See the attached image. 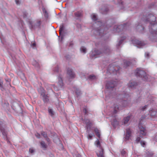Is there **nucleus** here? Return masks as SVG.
Here are the masks:
<instances>
[{
    "label": "nucleus",
    "mask_w": 157,
    "mask_h": 157,
    "mask_svg": "<svg viewBox=\"0 0 157 157\" xmlns=\"http://www.w3.org/2000/svg\"><path fill=\"white\" fill-rule=\"evenodd\" d=\"M146 18L145 21H148L150 24L149 29L151 34L149 38L153 40L157 35V22L156 21V17L152 14H148Z\"/></svg>",
    "instance_id": "1"
},
{
    "label": "nucleus",
    "mask_w": 157,
    "mask_h": 157,
    "mask_svg": "<svg viewBox=\"0 0 157 157\" xmlns=\"http://www.w3.org/2000/svg\"><path fill=\"white\" fill-rule=\"evenodd\" d=\"M96 27L94 30V32L96 35L102 36L104 33L103 30L101 29L103 28L101 22L98 21L94 24Z\"/></svg>",
    "instance_id": "2"
},
{
    "label": "nucleus",
    "mask_w": 157,
    "mask_h": 157,
    "mask_svg": "<svg viewBox=\"0 0 157 157\" xmlns=\"http://www.w3.org/2000/svg\"><path fill=\"white\" fill-rule=\"evenodd\" d=\"M136 75L137 77H139L145 81H150L148 78L150 76L147 75L146 72L141 69L137 68L135 71Z\"/></svg>",
    "instance_id": "3"
},
{
    "label": "nucleus",
    "mask_w": 157,
    "mask_h": 157,
    "mask_svg": "<svg viewBox=\"0 0 157 157\" xmlns=\"http://www.w3.org/2000/svg\"><path fill=\"white\" fill-rule=\"evenodd\" d=\"M38 91L40 94L44 102V103L48 102L49 101L48 97L47 95L45 94L44 90L43 88L41 87L40 89L38 90Z\"/></svg>",
    "instance_id": "4"
},
{
    "label": "nucleus",
    "mask_w": 157,
    "mask_h": 157,
    "mask_svg": "<svg viewBox=\"0 0 157 157\" xmlns=\"http://www.w3.org/2000/svg\"><path fill=\"white\" fill-rule=\"evenodd\" d=\"M97 147L100 149V151L98 152L97 153V155L98 157H104L103 149L101 147L99 141L97 140L95 143Z\"/></svg>",
    "instance_id": "5"
},
{
    "label": "nucleus",
    "mask_w": 157,
    "mask_h": 157,
    "mask_svg": "<svg viewBox=\"0 0 157 157\" xmlns=\"http://www.w3.org/2000/svg\"><path fill=\"white\" fill-rule=\"evenodd\" d=\"M129 26V24H126L124 25H121L118 26H115L114 27V28L116 29L115 31L119 33L123 29H126L127 26Z\"/></svg>",
    "instance_id": "6"
},
{
    "label": "nucleus",
    "mask_w": 157,
    "mask_h": 157,
    "mask_svg": "<svg viewBox=\"0 0 157 157\" xmlns=\"http://www.w3.org/2000/svg\"><path fill=\"white\" fill-rule=\"evenodd\" d=\"M139 127L140 129V136L142 137L143 136H145L146 134V130L140 124L139 125Z\"/></svg>",
    "instance_id": "7"
},
{
    "label": "nucleus",
    "mask_w": 157,
    "mask_h": 157,
    "mask_svg": "<svg viewBox=\"0 0 157 157\" xmlns=\"http://www.w3.org/2000/svg\"><path fill=\"white\" fill-rule=\"evenodd\" d=\"M134 44L138 45V47L141 48L146 44V43L143 41H140L137 40H135L133 41Z\"/></svg>",
    "instance_id": "8"
},
{
    "label": "nucleus",
    "mask_w": 157,
    "mask_h": 157,
    "mask_svg": "<svg viewBox=\"0 0 157 157\" xmlns=\"http://www.w3.org/2000/svg\"><path fill=\"white\" fill-rule=\"evenodd\" d=\"M116 82H109L106 84L107 88L109 89L114 88L116 86Z\"/></svg>",
    "instance_id": "9"
},
{
    "label": "nucleus",
    "mask_w": 157,
    "mask_h": 157,
    "mask_svg": "<svg viewBox=\"0 0 157 157\" xmlns=\"http://www.w3.org/2000/svg\"><path fill=\"white\" fill-rule=\"evenodd\" d=\"M103 54L102 50H99L98 49H95L92 51L91 54L92 56H94L96 55H100Z\"/></svg>",
    "instance_id": "10"
},
{
    "label": "nucleus",
    "mask_w": 157,
    "mask_h": 157,
    "mask_svg": "<svg viewBox=\"0 0 157 157\" xmlns=\"http://www.w3.org/2000/svg\"><path fill=\"white\" fill-rule=\"evenodd\" d=\"M131 135V131L130 129L129 128H127L126 130V134L125 137H124V140H128L129 139V138Z\"/></svg>",
    "instance_id": "11"
},
{
    "label": "nucleus",
    "mask_w": 157,
    "mask_h": 157,
    "mask_svg": "<svg viewBox=\"0 0 157 157\" xmlns=\"http://www.w3.org/2000/svg\"><path fill=\"white\" fill-rule=\"evenodd\" d=\"M109 70L110 73H113L114 74L117 73L119 70V68L118 67H117V69H116V68H114L113 66H111L109 68Z\"/></svg>",
    "instance_id": "12"
},
{
    "label": "nucleus",
    "mask_w": 157,
    "mask_h": 157,
    "mask_svg": "<svg viewBox=\"0 0 157 157\" xmlns=\"http://www.w3.org/2000/svg\"><path fill=\"white\" fill-rule=\"evenodd\" d=\"M102 52L103 54H109L111 52V50L109 47L106 46L102 49Z\"/></svg>",
    "instance_id": "13"
},
{
    "label": "nucleus",
    "mask_w": 157,
    "mask_h": 157,
    "mask_svg": "<svg viewBox=\"0 0 157 157\" xmlns=\"http://www.w3.org/2000/svg\"><path fill=\"white\" fill-rule=\"evenodd\" d=\"M137 85V83L134 81H130L128 84V86L131 88L135 87Z\"/></svg>",
    "instance_id": "14"
},
{
    "label": "nucleus",
    "mask_w": 157,
    "mask_h": 157,
    "mask_svg": "<svg viewBox=\"0 0 157 157\" xmlns=\"http://www.w3.org/2000/svg\"><path fill=\"white\" fill-rule=\"evenodd\" d=\"M67 73L70 78H72L74 77L75 74L72 71L71 69H68L67 71Z\"/></svg>",
    "instance_id": "15"
},
{
    "label": "nucleus",
    "mask_w": 157,
    "mask_h": 157,
    "mask_svg": "<svg viewBox=\"0 0 157 157\" xmlns=\"http://www.w3.org/2000/svg\"><path fill=\"white\" fill-rule=\"evenodd\" d=\"M64 27L63 24H62L60 26L59 30V34L60 36H61L62 39L63 38V36L62 34V32L64 31Z\"/></svg>",
    "instance_id": "16"
},
{
    "label": "nucleus",
    "mask_w": 157,
    "mask_h": 157,
    "mask_svg": "<svg viewBox=\"0 0 157 157\" xmlns=\"http://www.w3.org/2000/svg\"><path fill=\"white\" fill-rule=\"evenodd\" d=\"M84 122L86 124V126L87 127V133H88L89 132H88V128H90V127L91 126V122L89 120L87 119H85L84 121Z\"/></svg>",
    "instance_id": "17"
},
{
    "label": "nucleus",
    "mask_w": 157,
    "mask_h": 157,
    "mask_svg": "<svg viewBox=\"0 0 157 157\" xmlns=\"http://www.w3.org/2000/svg\"><path fill=\"white\" fill-rule=\"evenodd\" d=\"M41 22L40 20H38L36 21V22L35 23L34 25H32V28H35V27H39L41 25Z\"/></svg>",
    "instance_id": "18"
},
{
    "label": "nucleus",
    "mask_w": 157,
    "mask_h": 157,
    "mask_svg": "<svg viewBox=\"0 0 157 157\" xmlns=\"http://www.w3.org/2000/svg\"><path fill=\"white\" fill-rule=\"evenodd\" d=\"M58 83L59 84V85L58 86H59L60 87L62 88V87L63 86V82L60 76H59L58 77Z\"/></svg>",
    "instance_id": "19"
},
{
    "label": "nucleus",
    "mask_w": 157,
    "mask_h": 157,
    "mask_svg": "<svg viewBox=\"0 0 157 157\" xmlns=\"http://www.w3.org/2000/svg\"><path fill=\"white\" fill-rule=\"evenodd\" d=\"M130 117L129 116H128L124 118L123 122L124 124L127 123L130 120Z\"/></svg>",
    "instance_id": "20"
},
{
    "label": "nucleus",
    "mask_w": 157,
    "mask_h": 157,
    "mask_svg": "<svg viewBox=\"0 0 157 157\" xmlns=\"http://www.w3.org/2000/svg\"><path fill=\"white\" fill-rule=\"evenodd\" d=\"M136 29L138 31L141 32L144 30V28L141 25H138L136 27Z\"/></svg>",
    "instance_id": "21"
},
{
    "label": "nucleus",
    "mask_w": 157,
    "mask_h": 157,
    "mask_svg": "<svg viewBox=\"0 0 157 157\" xmlns=\"http://www.w3.org/2000/svg\"><path fill=\"white\" fill-rule=\"evenodd\" d=\"M94 131L97 136L98 137V138H100V135L99 130L98 128H95L94 129Z\"/></svg>",
    "instance_id": "22"
},
{
    "label": "nucleus",
    "mask_w": 157,
    "mask_h": 157,
    "mask_svg": "<svg viewBox=\"0 0 157 157\" xmlns=\"http://www.w3.org/2000/svg\"><path fill=\"white\" fill-rule=\"evenodd\" d=\"M48 112L49 114L51 116H53L54 115V112L52 109L49 108L48 109Z\"/></svg>",
    "instance_id": "23"
},
{
    "label": "nucleus",
    "mask_w": 157,
    "mask_h": 157,
    "mask_svg": "<svg viewBox=\"0 0 157 157\" xmlns=\"http://www.w3.org/2000/svg\"><path fill=\"white\" fill-rule=\"evenodd\" d=\"M118 105H117V106H114V111H113V114L112 115V116L113 117H115V115H114V114H115L116 113H117V109H118Z\"/></svg>",
    "instance_id": "24"
},
{
    "label": "nucleus",
    "mask_w": 157,
    "mask_h": 157,
    "mask_svg": "<svg viewBox=\"0 0 157 157\" xmlns=\"http://www.w3.org/2000/svg\"><path fill=\"white\" fill-rule=\"evenodd\" d=\"M40 144L42 147L43 148L45 149L47 148V146L44 141H42Z\"/></svg>",
    "instance_id": "25"
},
{
    "label": "nucleus",
    "mask_w": 157,
    "mask_h": 157,
    "mask_svg": "<svg viewBox=\"0 0 157 157\" xmlns=\"http://www.w3.org/2000/svg\"><path fill=\"white\" fill-rule=\"evenodd\" d=\"M1 132H2V135L3 136V137L4 139H6V133L5 132L4 130H3V129H1Z\"/></svg>",
    "instance_id": "26"
},
{
    "label": "nucleus",
    "mask_w": 157,
    "mask_h": 157,
    "mask_svg": "<svg viewBox=\"0 0 157 157\" xmlns=\"http://www.w3.org/2000/svg\"><path fill=\"white\" fill-rule=\"evenodd\" d=\"M125 39V37H124V38H122L121 39V40H120L119 41V43H118V44L117 45V48H119V46H120L121 44L122 43V42H123V40H124V39Z\"/></svg>",
    "instance_id": "27"
},
{
    "label": "nucleus",
    "mask_w": 157,
    "mask_h": 157,
    "mask_svg": "<svg viewBox=\"0 0 157 157\" xmlns=\"http://www.w3.org/2000/svg\"><path fill=\"white\" fill-rule=\"evenodd\" d=\"M52 86L56 91H58L61 88V87H60L59 86H58V87H57L54 85H52Z\"/></svg>",
    "instance_id": "28"
},
{
    "label": "nucleus",
    "mask_w": 157,
    "mask_h": 157,
    "mask_svg": "<svg viewBox=\"0 0 157 157\" xmlns=\"http://www.w3.org/2000/svg\"><path fill=\"white\" fill-rule=\"evenodd\" d=\"M112 124L114 127H115L116 125L118 124V123L116 119H113V122H112Z\"/></svg>",
    "instance_id": "29"
},
{
    "label": "nucleus",
    "mask_w": 157,
    "mask_h": 157,
    "mask_svg": "<svg viewBox=\"0 0 157 157\" xmlns=\"http://www.w3.org/2000/svg\"><path fill=\"white\" fill-rule=\"evenodd\" d=\"M43 12L44 17L46 18H48V14L46 10L45 9H44L43 10Z\"/></svg>",
    "instance_id": "30"
},
{
    "label": "nucleus",
    "mask_w": 157,
    "mask_h": 157,
    "mask_svg": "<svg viewBox=\"0 0 157 157\" xmlns=\"http://www.w3.org/2000/svg\"><path fill=\"white\" fill-rule=\"evenodd\" d=\"M121 153L122 155L124 157L126 156L127 155V153L124 150H121Z\"/></svg>",
    "instance_id": "31"
},
{
    "label": "nucleus",
    "mask_w": 157,
    "mask_h": 157,
    "mask_svg": "<svg viewBox=\"0 0 157 157\" xmlns=\"http://www.w3.org/2000/svg\"><path fill=\"white\" fill-rule=\"evenodd\" d=\"M124 67H127L130 64V62L128 61H125L124 62Z\"/></svg>",
    "instance_id": "32"
},
{
    "label": "nucleus",
    "mask_w": 157,
    "mask_h": 157,
    "mask_svg": "<svg viewBox=\"0 0 157 157\" xmlns=\"http://www.w3.org/2000/svg\"><path fill=\"white\" fill-rule=\"evenodd\" d=\"M89 78L90 80H94L97 78L96 76L93 75H91L89 76Z\"/></svg>",
    "instance_id": "33"
},
{
    "label": "nucleus",
    "mask_w": 157,
    "mask_h": 157,
    "mask_svg": "<svg viewBox=\"0 0 157 157\" xmlns=\"http://www.w3.org/2000/svg\"><path fill=\"white\" fill-rule=\"evenodd\" d=\"M80 50L82 52L84 53H86V49L83 47H82L81 48Z\"/></svg>",
    "instance_id": "34"
},
{
    "label": "nucleus",
    "mask_w": 157,
    "mask_h": 157,
    "mask_svg": "<svg viewBox=\"0 0 157 157\" xmlns=\"http://www.w3.org/2000/svg\"><path fill=\"white\" fill-rule=\"evenodd\" d=\"M91 18L94 21L96 20L97 19V17L96 15L94 14H92L91 15Z\"/></svg>",
    "instance_id": "35"
},
{
    "label": "nucleus",
    "mask_w": 157,
    "mask_h": 157,
    "mask_svg": "<svg viewBox=\"0 0 157 157\" xmlns=\"http://www.w3.org/2000/svg\"><path fill=\"white\" fill-rule=\"evenodd\" d=\"M75 93L78 96H79L81 94L80 91L78 89H76L75 90Z\"/></svg>",
    "instance_id": "36"
},
{
    "label": "nucleus",
    "mask_w": 157,
    "mask_h": 157,
    "mask_svg": "<svg viewBox=\"0 0 157 157\" xmlns=\"http://www.w3.org/2000/svg\"><path fill=\"white\" fill-rule=\"evenodd\" d=\"M41 134L44 138H47V134L45 132H41Z\"/></svg>",
    "instance_id": "37"
},
{
    "label": "nucleus",
    "mask_w": 157,
    "mask_h": 157,
    "mask_svg": "<svg viewBox=\"0 0 157 157\" xmlns=\"http://www.w3.org/2000/svg\"><path fill=\"white\" fill-rule=\"evenodd\" d=\"M121 96L122 98L124 97V98H127L129 96V95L128 94H125L124 95H121Z\"/></svg>",
    "instance_id": "38"
},
{
    "label": "nucleus",
    "mask_w": 157,
    "mask_h": 157,
    "mask_svg": "<svg viewBox=\"0 0 157 157\" xmlns=\"http://www.w3.org/2000/svg\"><path fill=\"white\" fill-rule=\"evenodd\" d=\"M75 15L77 17H80L81 15V13L79 12L75 13Z\"/></svg>",
    "instance_id": "39"
},
{
    "label": "nucleus",
    "mask_w": 157,
    "mask_h": 157,
    "mask_svg": "<svg viewBox=\"0 0 157 157\" xmlns=\"http://www.w3.org/2000/svg\"><path fill=\"white\" fill-rule=\"evenodd\" d=\"M147 105H146L144 106L141 107L140 108V109L141 110L144 111L145 110V109H146L147 107Z\"/></svg>",
    "instance_id": "40"
},
{
    "label": "nucleus",
    "mask_w": 157,
    "mask_h": 157,
    "mask_svg": "<svg viewBox=\"0 0 157 157\" xmlns=\"http://www.w3.org/2000/svg\"><path fill=\"white\" fill-rule=\"evenodd\" d=\"M53 71L55 72H58L59 71L58 67H55V69H54Z\"/></svg>",
    "instance_id": "41"
},
{
    "label": "nucleus",
    "mask_w": 157,
    "mask_h": 157,
    "mask_svg": "<svg viewBox=\"0 0 157 157\" xmlns=\"http://www.w3.org/2000/svg\"><path fill=\"white\" fill-rule=\"evenodd\" d=\"M93 136V135L89 134L87 136L88 138L90 139H91Z\"/></svg>",
    "instance_id": "42"
},
{
    "label": "nucleus",
    "mask_w": 157,
    "mask_h": 157,
    "mask_svg": "<svg viewBox=\"0 0 157 157\" xmlns=\"http://www.w3.org/2000/svg\"><path fill=\"white\" fill-rule=\"evenodd\" d=\"M140 137H137L136 138V141L137 143H138L140 141Z\"/></svg>",
    "instance_id": "43"
},
{
    "label": "nucleus",
    "mask_w": 157,
    "mask_h": 157,
    "mask_svg": "<svg viewBox=\"0 0 157 157\" xmlns=\"http://www.w3.org/2000/svg\"><path fill=\"white\" fill-rule=\"evenodd\" d=\"M83 111L85 114H86L87 113V111L86 108H84L83 110Z\"/></svg>",
    "instance_id": "44"
},
{
    "label": "nucleus",
    "mask_w": 157,
    "mask_h": 157,
    "mask_svg": "<svg viewBox=\"0 0 157 157\" xmlns=\"http://www.w3.org/2000/svg\"><path fill=\"white\" fill-rule=\"evenodd\" d=\"M15 2L18 5L20 4V2L19 0H15Z\"/></svg>",
    "instance_id": "45"
},
{
    "label": "nucleus",
    "mask_w": 157,
    "mask_h": 157,
    "mask_svg": "<svg viewBox=\"0 0 157 157\" xmlns=\"http://www.w3.org/2000/svg\"><path fill=\"white\" fill-rule=\"evenodd\" d=\"M29 151L31 153H33L34 152V150L33 149H30L29 150Z\"/></svg>",
    "instance_id": "46"
},
{
    "label": "nucleus",
    "mask_w": 157,
    "mask_h": 157,
    "mask_svg": "<svg viewBox=\"0 0 157 157\" xmlns=\"http://www.w3.org/2000/svg\"><path fill=\"white\" fill-rule=\"evenodd\" d=\"M145 56L148 57L149 56V54L148 53H146L145 54Z\"/></svg>",
    "instance_id": "47"
},
{
    "label": "nucleus",
    "mask_w": 157,
    "mask_h": 157,
    "mask_svg": "<svg viewBox=\"0 0 157 157\" xmlns=\"http://www.w3.org/2000/svg\"><path fill=\"white\" fill-rule=\"evenodd\" d=\"M27 16V13H24L23 17L24 18L26 17Z\"/></svg>",
    "instance_id": "48"
},
{
    "label": "nucleus",
    "mask_w": 157,
    "mask_h": 157,
    "mask_svg": "<svg viewBox=\"0 0 157 157\" xmlns=\"http://www.w3.org/2000/svg\"><path fill=\"white\" fill-rule=\"evenodd\" d=\"M46 140L48 142H49L50 141V139L48 137V136L47 138H45Z\"/></svg>",
    "instance_id": "49"
},
{
    "label": "nucleus",
    "mask_w": 157,
    "mask_h": 157,
    "mask_svg": "<svg viewBox=\"0 0 157 157\" xmlns=\"http://www.w3.org/2000/svg\"><path fill=\"white\" fill-rule=\"evenodd\" d=\"M102 10L104 11L105 12H107L108 10V9L107 8H106L105 9H102Z\"/></svg>",
    "instance_id": "50"
},
{
    "label": "nucleus",
    "mask_w": 157,
    "mask_h": 157,
    "mask_svg": "<svg viewBox=\"0 0 157 157\" xmlns=\"http://www.w3.org/2000/svg\"><path fill=\"white\" fill-rule=\"evenodd\" d=\"M141 144L142 145L144 146V145H145V143L144 142H142V141L140 142Z\"/></svg>",
    "instance_id": "51"
},
{
    "label": "nucleus",
    "mask_w": 157,
    "mask_h": 157,
    "mask_svg": "<svg viewBox=\"0 0 157 157\" xmlns=\"http://www.w3.org/2000/svg\"><path fill=\"white\" fill-rule=\"evenodd\" d=\"M0 88L1 89V90L2 91H3L4 90V89L3 87L2 86H0Z\"/></svg>",
    "instance_id": "52"
},
{
    "label": "nucleus",
    "mask_w": 157,
    "mask_h": 157,
    "mask_svg": "<svg viewBox=\"0 0 157 157\" xmlns=\"http://www.w3.org/2000/svg\"><path fill=\"white\" fill-rule=\"evenodd\" d=\"M34 63H36V66L38 67H39V64L37 62H36V61H35Z\"/></svg>",
    "instance_id": "53"
},
{
    "label": "nucleus",
    "mask_w": 157,
    "mask_h": 157,
    "mask_svg": "<svg viewBox=\"0 0 157 157\" xmlns=\"http://www.w3.org/2000/svg\"><path fill=\"white\" fill-rule=\"evenodd\" d=\"M3 82H0V86H2L3 85Z\"/></svg>",
    "instance_id": "54"
},
{
    "label": "nucleus",
    "mask_w": 157,
    "mask_h": 157,
    "mask_svg": "<svg viewBox=\"0 0 157 157\" xmlns=\"http://www.w3.org/2000/svg\"><path fill=\"white\" fill-rule=\"evenodd\" d=\"M36 45V44L35 43H33L32 44V46H33V47H35Z\"/></svg>",
    "instance_id": "55"
},
{
    "label": "nucleus",
    "mask_w": 157,
    "mask_h": 157,
    "mask_svg": "<svg viewBox=\"0 0 157 157\" xmlns=\"http://www.w3.org/2000/svg\"><path fill=\"white\" fill-rule=\"evenodd\" d=\"M36 136L38 138H40V135L37 134V135H36Z\"/></svg>",
    "instance_id": "56"
},
{
    "label": "nucleus",
    "mask_w": 157,
    "mask_h": 157,
    "mask_svg": "<svg viewBox=\"0 0 157 157\" xmlns=\"http://www.w3.org/2000/svg\"><path fill=\"white\" fill-rule=\"evenodd\" d=\"M118 0V3H120V1H121V0ZM121 4H122V2H121Z\"/></svg>",
    "instance_id": "57"
},
{
    "label": "nucleus",
    "mask_w": 157,
    "mask_h": 157,
    "mask_svg": "<svg viewBox=\"0 0 157 157\" xmlns=\"http://www.w3.org/2000/svg\"><path fill=\"white\" fill-rule=\"evenodd\" d=\"M6 82H8L9 83V82H10V81L9 80H7V79H6Z\"/></svg>",
    "instance_id": "58"
},
{
    "label": "nucleus",
    "mask_w": 157,
    "mask_h": 157,
    "mask_svg": "<svg viewBox=\"0 0 157 157\" xmlns=\"http://www.w3.org/2000/svg\"><path fill=\"white\" fill-rule=\"evenodd\" d=\"M103 13H105V12H103Z\"/></svg>",
    "instance_id": "59"
}]
</instances>
